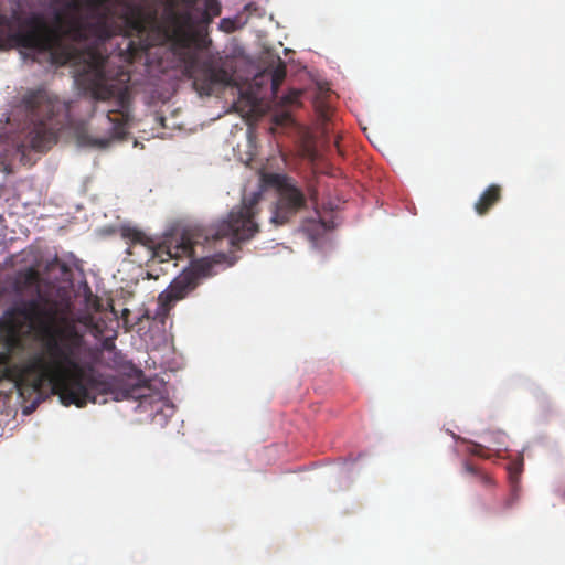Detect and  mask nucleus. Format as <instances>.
Returning a JSON list of instances; mask_svg holds the SVG:
<instances>
[{"label":"nucleus","mask_w":565,"mask_h":565,"mask_svg":"<svg viewBox=\"0 0 565 565\" xmlns=\"http://www.w3.org/2000/svg\"><path fill=\"white\" fill-rule=\"evenodd\" d=\"M55 28L41 12L0 14V50L23 49L24 60L51 65H82L78 86L95 100L116 99L117 108L104 118L107 134L88 136L87 142L106 148L122 139L129 119L128 73L107 72L100 45L116 34L141 38L158 26L157 0H68L54 14Z\"/></svg>","instance_id":"nucleus-1"},{"label":"nucleus","mask_w":565,"mask_h":565,"mask_svg":"<svg viewBox=\"0 0 565 565\" xmlns=\"http://www.w3.org/2000/svg\"><path fill=\"white\" fill-rule=\"evenodd\" d=\"M6 341L7 349L0 352V381L9 380L19 390L41 393L50 387L60 396L63 405L84 407L88 403H98L99 396L110 395L114 401H138L142 411L162 412L172 407L152 394L148 385L130 383L124 379L105 375L95 367L99 353L95 349H84L68 342L56 340L58 349H49V335H35L42 343V350L28 354L11 364V351L22 345V341L11 342L12 331Z\"/></svg>","instance_id":"nucleus-2"},{"label":"nucleus","mask_w":565,"mask_h":565,"mask_svg":"<svg viewBox=\"0 0 565 565\" xmlns=\"http://www.w3.org/2000/svg\"><path fill=\"white\" fill-rule=\"evenodd\" d=\"M12 288L21 297L4 312L6 326L13 333L12 343H19L23 328H28L35 335H49V349H58L56 340L93 349L63 305L43 288L42 277L35 268L20 270Z\"/></svg>","instance_id":"nucleus-3"},{"label":"nucleus","mask_w":565,"mask_h":565,"mask_svg":"<svg viewBox=\"0 0 565 565\" xmlns=\"http://www.w3.org/2000/svg\"><path fill=\"white\" fill-rule=\"evenodd\" d=\"M170 28L164 38L170 42L171 51L183 67V74L193 81L194 88L210 95L216 85H228L230 73L216 67L210 61H202L193 47L196 36V4L199 0H163Z\"/></svg>","instance_id":"nucleus-4"},{"label":"nucleus","mask_w":565,"mask_h":565,"mask_svg":"<svg viewBox=\"0 0 565 565\" xmlns=\"http://www.w3.org/2000/svg\"><path fill=\"white\" fill-rule=\"evenodd\" d=\"M259 196V193L255 194L242 209L231 210L226 218L209 227H192L183 231L174 247L156 243V260L164 263L183 256H192L196 245L216 248L225 241L226 245L233 248L239 243L250 239L257 231L252 216Z\"/></svg>","instance_id":"nucleus-5"},{"label":"nucleus","mask_w":565,"mask_h":565,"mask_svg":"<svg viewBox=\"0 0 565 565\" xmlns=\"http://www.w3.org/2000/svg\"><path fill=\"white\" fill-rule=\"evenodd\" d=\"M19 108L25 116L28 140L32 149L45 151L57 142L58 132L68 124V106L47 90H29Z\"/></svg>","instance_id":"nucleus-6"},{"label":"nucleus","mask_w":565,"mask_h":565,"mask_svg":"<svg viewBox=\"0 0 565 565\" xmlns=\"http://www.w3.org/2000/svg\"><path fill=\"white\" fill-rule=\"evenodd\" d=\"M260 189L253 192L248 198H244L239 206H235L232 210L242 209L255 194L259 193L260 196L255 203L254 213L252 220L258 226L255 217L258 214V204L263 199V188L273 186L277 191L276 202L270 207V223L275 226H282L291 222V220L301 211L307 207V196L303 191L297 185V182L286 175L279 173H264L260 177ZM259 230V227H257ZM258 231H255L253 236Z\"/></svg>","instance_id":"nucleus-7"},{"label":"nucleus","mask_w":565,"mask_h":565,"mask_svg":"<svg viewBox=\"0 0 565 565\" xmlns=\"http://www.w3.org/2000/svg\"><path fill=\"white\" fill-rule=\"evenodd\" d=\"M211 268L212 265L207 258H203L195 263L190 270H184L175 277L168 288L158 296L157 316L163 320L178 301L185 299L199 287L202 278L210 276Z\"/></svg>","instance_id":"nucleus-8"},{"label":"nucleus","mask_w":565,"mask_h":565,"mask_svg":"<svg viewBox=\"0 0 565 565\" xmlns=\"http://www.w3.org/2000/svg\"><path fill=\"white\" fill-rule=\"evenodd\" d=\"M120 234L127 244V254L134 257L132 262L142 264L156 260V242L142 231L124 226Z\"/></svg>","instance_id":"nucleus-9"},{"label":"nucleus","mask_w":565,"mask_h":565,"mask_svg":"<svg viewBox=\"0 0 565 565\" xmlns=\"http://www.w3.org/2000/svg\"><path fill=\"white\" fill-rule=\"evenodd\" d=\"M501 200V186L498 184L489 185L475 203V211L478 215H486L492 206Z\"/></svg>","instance_id":"nucleus-10"},{"label":"nucleus","mask_w":565,"mask_h":565,"mask_svg":"<svg viewBox=\"0 0 565 565\" xmlns=\"http://www.w3.org/2000/svg\"><path fill=\"white\" fill-rule=\"evenodd\" d=\"M222 8L218 0H204V10L196 14V26L209 24L215 17L221 14Z\"/></svg>","instance_id":"nucleus-11"},{"label":"nucleus","mask_w":565,"mask_h":565,"mask_svg":"<svg viewBox=\"0 0 565 565\" xmlns=\"http://www.w3.org/2000/svg\"><path fill=\"white\" fill-rule=\"evenodd\" d=\"M286 77V67L284 65L277 66L271 74V89L276 94L279 86Z\"/></svg>","instance_id":"nucleus-12"},{"label":"nucleus","mask_w":565,"mask_h":565,"mask_svg":"<svg viewBox=\"0 0 565 565\" xmlns=\"http://www.w3.org/2000/svg\"><path fill=\"white\" fill-rule=\"evenodd\" d=\"M470 452L475 456H479L482 458H489L488 449L481 444H476V443L472 444V446L470 448Z\"/></svg>","instance_id":"nucleus-13"},{"label":"nucleus","mask_w":565,"mask_h":565,"mask_svg":"<svg viewBox=\"0 0 565 565\" xmlns=\"http://www.w3.org/2000/svg\"><path fill=\"white\" fill-rule=\"evenodd\" d=\"M478 480L484 484V486H491L492 484V479L490 476H488L487 473L484 472H480L479 476H478Z\"/></svg>","instance_id":"nucleus-14"},{"label":"nucleus","mask_w":565,"mask_h":565,"mask_svg":"<svg viewBox=\"0 0 565 565\" xmlns=\"http://www.w3.org/2000/svg\"><path fill=\"white\" fill-rule=\"evenodd\" d=\"M465 471L470 475L476 476L477 478H478L479 473L481 472L477 467L470 465L469 462L465 463Z\"/></svg>","instance_id":"nucleus-15"},{"label":"nucleus","mask_w":565,"mask_h":565,"mask_svg":"<svg viewBox=\"0 0 565 565\" xmlns=\"http://www.w3.org/2000/svg\"><path fill=\"white\" fill-rule=\"evenodd\" d=\"M127 46H128V50L130 51L131 57H134L135 51H136L135 42L132 40H129Z\"/></svg>","instance_id":"nucleus-16"},{"label":"nucleus","mask_w":565,"mask_h":565,"mask_svg":"<svg viewBox=\"0 0 565 565\" xmlns=\"http://www.w3.org/2000/svg\"><path fill=\"white\" fill-rule=\"evenodd\" d=\"M225 24H232V22H231L230 20H227V19H223V20L221 21V26H222V28H224V26H225Z\"/></svg>","instance_id":"nucleus-17"},{"label":"nucleus","mask_w":565,"mask_h":565,"mask_svg":"<svg viewBox=\"0 0 565 565\" xmlns=\"http://www.w3.org/2000/svg\"><path fill=\"white\" fill-rule=\"evenodd\" d=\"M513 504V499H508L505 502V508H510Z\"/></svg>","instance_id":"nucleus-18"},{"label":"nucleus","mask_w":565,"mask_h":565,"mask_svg":"<svg viewBox=\"0 0 565 565\" xmlns=\"http://www.w3.org/2000/svg\"><path fill=\"white\" fill-rule=\"evenodd\" d=\"M122 315H124V316L129 315V310H128V309H124Z\"/></svg>","instance_id":"nucleus-19"}]
</instances>
